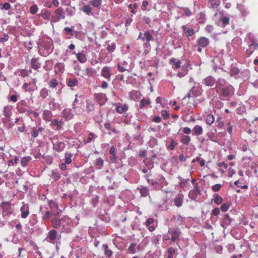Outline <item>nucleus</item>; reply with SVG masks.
Masks as SVG:
<instances>
[{"mask_svg": "<svg viewBox=\"0 0 258 258\" xmlns=\"http://www.w3.org/2000/svg\"><path fill=\"white\" fill-rule=\"evenodd\" d=\"M53 50V42L49 37L44 38L39 45V52L43 56H47L50 54Z\"/></svg>", "mask_w": 258, "mask_h": 258, "instance_id": "f257e3e1", "label": "nucleus"}, {"mask_svg": "<svg viewBox=\"0 0 258 258\" xmlns=\"http://www.w3.org/2000/svg\"><path fill=\"white\" fill-rule=\"evenodd\" d=\"M247 40L248 48L246 51L247 57H249L253 52L258 47V43L254 35L251 33L248 34L246 37Z\"/></svg>", "mask_w": 258, "mask_h": 258, "instance_id": "f03ea898", "label": "nucleus"}, {"mask_svg": "<svg viewBox=\"0 0 258 258\" xmlns=\"http://www.w3.org/2000/svg\"><path fill=\"white\" fill-rule=\"evenodd\" d=\"M219 90L221 91L219 95L221 99L228 101L234 95L235 92V89L231 85H228L225 87H220Z\"/></svg>", "mask_w": 258, "mask_h": 258, "instance_id": "7ed1b4c3", "label": "nucleus"}, {"mask_svg": "<svg viewBox=\"0 0 258 258\" xmlns=\"http://www.w3.org/2000/svg\"><path fill=\"white\" fill-rule=\"evenodd\" d=\"M197 43L195 45V48H197V51L201 52L202 49L207 47L210 44V40L206 37L201 36L196 41Z\"/></svg>", "mask_w": 258, "mask_h": 258, "instance_id": "20e7f679", "label": "nucleus"}, {"mask_svg": "<svg viewBox=\"0 0 258 258\" xmlns=\"http://www.w3.org/2000/svg\"><path fill=\"white\" fill-rule=\"evenodd\" d=\"M73 227L71 219L67 216L62 218V225L60 228L62 232L69 233Z\"/></svg>", "mask_w": 258, "mask_h": 258, "instance_id": "39448f33", "label": "nucleus"}, {"mask_svg": "<svg viewBox=\"0 0 258 258\" xmlns=\"http://www.w3.org/2000/svg\"><path fill=\"white\" fill-rule=\"evenodd\" d=\"M60 235H58L56 230L52 229L48 232L45 240L49 243L55 244L56 243L57 240H60Z\"/></svg>", "mask_w": 258, "mask_h": 258, "instance_id": "423d86ee", "label": "nucleus"}, {"mask_svg": "<svg viewBox=\"0 0 258 258\" xmlns=\"http://www.w3.org/2000/svg\"><path fill=\"white\" fill-rule=\"evenodd\" d=\"M55 15L51 17V21L53 23L58 22L59 20L64 19L65 14L63 9L61 7L58 8L55 11Z\"/></svg>", "mask_w": 258, "mask_h": 258, "instance_id": "0eeeda50", "label": "nucleus"}, {"mask_svg": "<svg viewBox=\"0 0 258 258\" xmlns=\"http://www.w3.org/2000/svg\"><path fill=\"white\" fill-rule=\"evenodd\" d=\"M168 233L171 236L170 239L172 242H175L179 239L181 236V231L178 228H169L168 229Z\"/></svg>", "mask_w": 258, "mask_h": 258, "instance_id": "6e6552de", "label": "nucleus"}, {"mask_svg": "<svg viewBox=\"0 0 258 258\" xmlns=\"http://www.w3.org/2000/svg\"><path fill=\"white\" fill-rule=\"evenodd\" d=\"M73 109H64L62 112V117L66 119V120H70L72 119L74 116V112H75L76 113H80L81 111V109H79L78 110L75 111L74 110V111H73Z\"/></svg>", "mask_w": 258, "mask_h": 258, "instance_id": "1a4fd4ad", "label": "nucleus"}, {"mask_svg": "<svg viewBox=\"0 0 258 258\" xmlns=\"http://www.w3.org/2000/svg\"><path fill=\"white\" fill-rule=\"evenodd\" d=\"M94 98L96 101L101 106L104 105L107 100L106 94L102 93L95 94Z\"/></svg>", "mask_w": 258, "mask_h": 258, "instance_id": "9d476101", "label": "nucleus"}, {"mask_svg": "<svg viewBox=\"0 0 258 258\" xmlns=\"http://www.w3.org/2000/svg\"><path fill=\"white\" fill-rule=\"evenodd\" d=\"M111 74V67L105 66L102 69L101 75L107 80H110Z\"/></svg>", "mask_w": 258, "mask_h": 258, "instance_id": "9b49d317", "label": "nucleus"}, {"mask_svg": "<svg viewBox=\"0 0 258 258\" xmlns=\"http://www.w3.org/2000/svg\"><path fill=\"white\" fill-rule=\"evenodd\" d=\"M20 211L21 217L23 219L26 218L30 213L28 204L23 202L22 206L20 208Z\"/></svg>", "mask_w": 258, "mask_h": 258, "instance_id": "f8f14e48", "label": "nucleus"}, {"mask_svg": "<svg viewBox=\"0 0 258 258\" xmlns=\"http://www.w3.org/2000/svg\"><path fill=\"white\" fill-rule=\"evenodd\" d=\"M152 38V35L150 32L146 31L143 34L142 33H140V35L138 38V40L142 39L143 41H146L148 42H149Z\"/></svg>", "mask_w": 258, "mask_h": 258, "instance_id": "ddd939ff", "label": "nucleus"}, {"mask_svg": "<svg viewBox=\"0 0 258 258\" xmlns=\"http://www.w3.org/2000/svg\"><path fill=\"white\" fill-rule=\"evenodd\" d=\"M53 149L58 152H60L63 150L66 147V144L63 142H59L58 141L53 142Z\"/></svg>", "mask_w": 258, "mask_h": 258, "instance_id": "4468645a", "label": "nucleus"}, {"mask_svg": "<svg viewBox=\"0 0 258 258\" xmlns=\"http://www.w3.org/2000/svg\"><path fill=\"white\" fill-rule=\"evenodd\" d=\"M170 64H172V68L173 70H177L181 67V61L180 60L176 59L174 57L169 60Z\"/></svg>", "mask_w": 258, "mask_h": 258, "instance_id": "2eb2a0df", "label": "nucleus"}, {"mask_svg": "<svg viewBox=\"0 0 258 258\" xmlns=\"http://www.w3.org/2000/svg\"><path fill=\"white\" fill-rule=\"evenodd\" d=\"M64 71L63 63L57 62L54 65V72L56 74H62Z\"/></svg>", "mask_w": 258, "mask_h": 258, "instance_id": "dca6fc26", "label": "nucleus"}, {"mask_svg": "<svg viewBox=\"0 0 258 258\" xmlns=\"http://www.w3.org/2000/svg\"><path fill=\"white\" fill-rule=\"evenodd\" d=\"M216 83V80L211 76L206 77L203 81V83L207 86H213Z\"/></svg>", "mask_w": 258, "mask_h": 258, "instance_id": "f3484780", "label": "nucleus"}, {"mask_svg": "<svg viewBox=\"0 0 258 258\" xmlns=\"http://www.w3.org/2000/svg\"><path fill=\"white\" fill-rule=\"evenodd\" d=\"M231 219L228 214H226L221 223V226L224 228H226L231 223Z\"/></svg>", "mask_w": 258, "mask_h": 258, "instance_id": "a211bd4d", "label": "nucleus"}, {"mask_svg": "<svg viewBox=\"0 0 258 258\" xmlns=\"http://www.w3.org/2000/svg\"><path fill=\"white\" fill-rule=\"evenodd\" d=\"M51 223L53 227L56 229H60L62 225V218L61 219L54 217L51 219Z\"/></svg>", "mask_w": 258, "mask_h": 258, "instance_id": "6ab92c4d", "label": "nucleus"}, {"mask_svg": "<svg viewBox=\"0 0 258 258\" xmlns=\"http://www.w3.org/2000/svg\"><path fill=\"white\" fill-rule=\"evenodd\" d=\"M239 70L234 65H231L230 69V75L231 76L235 78H238L239 77Z\"/></svg>", "mask_w": 258, "mask_h": 258, "instance_id": "aec40b11", "label": "nucleus"}, {"mask_svg": "<svg viewBox=\"0 0 258 258\" xmlns=\"http://www.w3.org/2000/svg\"><path fill=\"white\" fill-rule=\"evenodd\" d=\"M31 68L34 70H38L41 67V63L39 61L38 57H33L30 61Z\"/></svg>", "mask_w": 258, "mask_h": 258, "instance_id": "412c9836", "label": "nucleus"}, {"mask_svg": "<svg viewBox=\"0 0 258 258\" xmlns=\"http://www.w3.org/2000/svg\"><path fill=\"white\" fill-rule=\"evenodd\" d=\"M200 194V190L196 187L195 189L191 190L188 193V197L191 200H196L198 196Z\"/></svg>", "mask_w": 258, "mask_h": 258, "instance_id": "4be33fe9", "label": "nucleus"}, {"mask_svg": "<svg viewBox=\"0 0 258 258\" xmlns=\"http://www.w3.org/2000/svg\"><path fill=\"white\" fill-rule=\"evenodd\" d=\"M141 96V94L139 91L136 90H133L129 93L130 99L133 100H136L140 99Z\"/></svg>", "mask_w": 258, "mask_h": 258, "instance_id": "5701e85b", "label": "nucleus"}, {"mask_svg": "<svg viewBox=\"0 0 258 258\" xmlns=\"http://www.w3.org/2000/svg\"><path fill=\"white\" fill-rule=\"evenodd\" d=\"M183 196L182 194L178 195L174 200V205L177 207H180L183 203Z\"/></svg>", "mask_w": 258, "mask_h": 258, "instance_id": "b1692460", "label": "nucleus"}, {"mask_svg": "<svg viewBox=\"0 0 258 258\" xmlns=\"http://www.w3.org/2000/svg\"><path fill=\"white\" fill-rule=\"evenodd\" d=\"M140 249L139 245H137L136 243H132L128 248V250L130 253L134 254Z\"/></svg>", "mask_w": 258, "mask_h": 258, "instance_id": "393cba45", "label": "nucleus"}, {"mask_svg": "<svg viewBox=\"0 0 258 258\" xmlns=\"http://www.w3.org/2000/svg\"><path fill=\"white\" fill-rule=\"evenodd\" d=\"M63 30L67 34L71 36H76L78 34V32L74 30V26H72L71 28L65 27Z\"/></svg>", "mask_w": 258, "mask_h": 258, "instance_id": "a878e982", "label": "nucleus"}, {"mask_svg": "<svg viewBox=\"0 0 258 258\" xmlns=\"http://www.w3.org/2000/svg\"><path fill=\"white\" fill-rule=\"evenodd\" d=\"M182 29L187 37L191 36L195 34L194 30L187 27L186 25H183Z\"/></svg>", "mask_w": 258, "mask_h": 258, "instance_id": "bb28decb", "label": "nucleus"}, {"mask_svg": "<svg viewBox=\"0 0 258 258\" xmlns=\"http://www.w3.org/2000/svg\"><path fill=\"white\" fill-rule=\"evenodd\" d=\"M102 4V0H90L89 4L92 7L100 9Z\"/></svg>", "mask_w": 258, "mask_h": 258, "instance_id": "cd10ccee", "label": "nucleus"}, {"mask_svg": "<svg viewBox=\"0 0 258 258\" xmlns=\"http://www.w3.org/2000/svg\"><path fill=\"white\" fill-rule=\"evenodd\" d=\"M191 141L190 137L188 135H182L180 138V142L185 145H188Z\"/></svg>", "mask_w": 258, "mask_h": 258, "instance_id": "c85d7f7f", "label": "nucleus"}, {"mask_svg": "<svg viewBox=\"0 0 258 258\" xmlns=\"http://www.w3.org/2000/svg\"><path fill=\"white\" fill-rule=\"evenodd\" d=\"M54 62L52 60H47L45 62L43 69L46 71H50L52 69Z\"/></svg>", "mask_w": 258, "mask_h": 258, "instance_id": "c756f323", "label": "nucleus"}, {"mask_svg": "<svg viewBox=\"0 0 258 258\" xmlns=\"http://www.w3.org/2000/svg\"><path fill=\"white\" fill-rule=\"evenodd\" d=\"M194 135L200 136L203 134V130L202 127L199 125H196L193 128Z\"/></svg>", "mask_w": 258, "mask_h": 258, "instance_id": "7c9ffc66", "label": "nucleus"}, {"mask_svg": "<svg viewBox=\"0 0 258 258\" xmlns=\"http://www.w3.org/2000/svg\"><path fill=\"white\" fill-rule=\"evenodd\" d=\"M82 11L89 16L93 15L92 8L90 4L84 5L82 8Z\"/></svg>", "mask_w": 258, "mask_h": 258, "instance_id": "2f4dec72", "label": "nucleus"}, {"mask_svg": "<svg viewBox=\"0 0 258 258\" xmlns=\"http://www.w3.org/2000/svg\"><path fill=\"white\" fill-rule=\"evenodd\" d=\"M31 159L32 158L29 156L23 157L20 162L21 166L23 167H26Z\"/></svg>", "mask_w": 258, "mask_h": 258, "instance_id": "473e14b6", "label": "nucleus"}, {"mask_svg": "<svg viewBox=\"0 0 258 258\" xmlns=\"http://www.w3.org/2000/svg\"><path fill=\"white\" fill-rule=\"evenodd\" d=\"M39 211V213L42 215L43 220L48 219L51 215V212L50 211H46L44 212L41 207H40Z\"/></svg>", "mask_w": 258, "mask_h": 258, "instance_id": "72a5a7b5", "label": "nucleus"}, {"mask_svg": "<svg viewBox=\"0 0 258 258\" xmlns=\"http://www.w3.org/2000/svg\"><path fill=\"white\" fill-rule=\"evenodd\" d=\"M43 119L47 121H49L51 120V117L52 116V114L51 112L48 110H45L43 113Z\"/></svg>", "mask_w": 258, "mask_h": 258, "instance_id": "f704fd0d", "label": "nucleus"}, {"mask_svg": "<svg viewBox=\"0 0 258 258\" xmlns=\"http://www.w3.org/2000/svg\"><path fill=\"white\" fill-rule=\"evenodd\" d=\"M102 247L104 249V254L107 257H110L112 255L113 252L108 249V246L107 244H103Z\"/></svg>", "mask_w": 258, "mask_h": 258, "instance_id": "c9c22d12", "label": "nucleus"}, {"mask_svg": "<svg viewBox=\"0 0 258 258\" xmlns=\"http://www.w3.org/2000/svg\"><path fill=\"white\" fill-rule=\"evenodd\" d=\"M86 74L88 77H95L97 75L96 71L92 68H88L86 69Z\"/></svg>", "mask_w": 258, "mask_h": 258, "instance_id": "e433bc0d", "label": "nucleus"}, {"mask_svg": "<svg viewBox=\"0 0 258 258\" xmlns=\"http://www.w3.org/2000/svg\"><path fill=\"white\" fill-rule=\"evenodd\" d=\"M76 56L78 61L81 63H85L87 60L86 55L83 53H78Z\"/></svg>", "mask_w": 258, "mask_h": 258, "instance_id": "4c0bfd02", "label": "nucleus"}, {"mask_svg": "<svg viewBox=\"0 0 258 258\" xmlns=\"http://www.w3.org/2000/svg\"><path fill=\"white\" fill-rule=\"evenodd\" d=\"M73 154L71 153H66L64 154V162L66 164L69 165L71 163L72 161V158L73 157Z\"/></svg>", "mask_w": 258, "mask_h": 258, "instance_id": "58836bf2", "label": "nucleus"}, {"mask_svg": "<svg viewBox=\"0 0 258 258\" xmlns=\"http://www.w3.org/2000/svg\"><path fill=\"white\" fill-rule=\"evenodd\" d=\"M150 101L149 99L143 98L141 101L140 104L139 105V108L142 109L144 107L150 105Z\"/></svg>", "mask_w": 258, "mask_h": 258, "instance_id": "ea45409f", "label": "nucleus"}, {"mask_svg": "<svg viewBox=\"0 0 258 258\" xmlns=\"http://www.w3.org/2000/svg\"><path fill=\"white\" fill-rule=\"evenodd\" d=\"M78 84V81L76 78L69 79L68 80L67 84L68 86L72 87L76 86Z\"/></svg>", "mask_w": 258, "mask_h": 258, "instance_id": "a19ab883", "label": "nucleus"}, {"mask_svg": "<svg viewBox=\"0 0 258 258\" xmlns=\"http://www.w3.org/2000/svg\"><path fill=\"white\" fill-rule=\"evenodd\" d=\"M168 184V182L166 180L165 178L163 176H160L159 178V185L162 187L164 186H167Z\"/></svg>", "mask_w": 258, "mask_h": 258, "instance_id": "79ce46f5", "label": "nucleus"}, {"mask_svg": "<svg viewBox=\"0 0 258 258\" xmlns=\"http://www.w3.org/2000/svg\"><path fill=\"white\" fill-rule=\"evenodd\" d=\"M128 109V105L124 104L123 105H119L116 107V111L119 113H123L124 111Z\"/></svg>", "mask_w": 258, "mask_h": 258, "instance_id": "37998d69", "label": "nucleus"}, {"mask_svg": "<svg viewBox=\"0 0 258 258\" xmlns=\"http://www.w3.org/2000/svg\"><path fill=\"white\" fill-rule=\"evenodd\" d=\"M12 215H13V212L9 210H4L3 212V216L6 221L9 219L10 216Z\"/></svg>", "mask_w": 258, "mask_h": 258, "instance_id": "c03bdc74", "label": "nucleus"}, {"mask_svg": "<svg viewBox=\"0 0 258 258\" xmlns=\"http://www.w3.org/2000/svg\"><path fill=\"white\" fill-rule=\"evenodd\" d=\"M214 121L215 117L212 114H209L207 116L206 118V122L207 124L211 125L213 123H214Z\"/></svg>", "mask_w": 258, "mask_h": 258, "instance_id": "a18cd8bd", "label": "nucleus"}, {"mask_svg": "<svg viewBox=\"0 0 258 258\" xmlns=\"http://www.w3.org/2000/svg\"><path fill=\"white\" fill-rule=\"evenodd\" d=\"M140 192L142 197H146L149 195V190L147 187L142 186L140 189Z\"/></svg>", "mask_w": 258, "mask_h": 258, "instance_id": "49530a36", "label": "nucleus"}, {"mask_svg": "<svg viewBox=\"0 0 258 258\" xmlns=\"http://www.w3.org/2000/svg\"><path fill=\"white\" fill-rule=\"evenodd\" d=\"M226 81L222 78H219L217 81V87L219 89L220 87H225Z\"/></svg>", "mask_w": 258, "mask_h": 258, "instance_id": "de8ad7c7", "label": "nucleus"}, {"mask_svg": "<svg viewBox=\"0 0 258 258\" xmlns=\"http://www.w3.org/2000/svg\"><path fill=\"white\" fill-rule=\"evenodd\" d=\"M241 77L243 79H248L250 77V72L248 70H244L240 73Z\"/></svg>", "mask_w": 258, "mask_h": 258, "instance_id": "09e8293b", "label": "nucleus"}, {"mask_svg": "<svg viewBox=\"0 0 258 258\" xmlns=\"http://www.w3.org/2000/svg\"><path fill=\"white\" fill-rule=\"evenodd\" d=\"M146 164V167L142 168V167H140V170L142 171L143 173H146L148 172V169L151 170L153 167V164L152 163H150L149 164Z\"/></svg>", "mask_w": 258, "mask_h": 258, "instance_id": "8fccbe9b", "label": "nucleus"}, {"mask_svg": "<svg viewBox=\"0 0 258 258\" xmlns=\"http://www.w3.org/2000/svg\"><path fill=\"white\" fill-rule=\"evenodd\" d=\"M175 249L173 247H170L168 248L167 253H168V257L167 258H173V255L175 254Z\"/></svg>", "mask_w": 258, "mask_h": 258, "instance_id": "3c124183", "label": "nucleus"}, {"mask_svg": "<svg viewBox=\"0 0 258 258\" xmlns=\"http://www.w3.org/2000/svg\"><path fill=\"white\" fill-rule=\"evenodd\" d=\"M210 7L213 9H216L219 6L220 2L219 0H210Z\"/></svg>", "mask_w": 258, "mask_h": 258, "instance_id": "603ef678", "label": "nucleus"}, {"mask_svg": "<svg viewBox=\"0 0 258 258\" xmlns=\"http://www.w3.org/2000/svg\"><path fill=\"white\" fill-rule=\"evenodd\" d=\"M220 22L222 23L221 26L224 27L229 23V18L227 17H222L220 19Z\"/></svg>", "mask_w": 258, "mask_h": 258, "instance_id": "864d4df0", "label": "nucleus"}, {"mask_svg": "<svg viewBox=\"0 0 258 258\" xmlns=\"http://www.w3.org/2000/svg\"><path fill=\"white\" fill-rule=\"evenodd\" d=\"M48 95V90L45 88H43L40 91V97L42 98H45Z\"/></svg>", "mask_w": 258, "mask_h": 258, "instance_id": "5fc2aeb1", "label": "nucleus"}, {"mask_svg": "<svg viewBox=\"0 0 258 258\" xmlns=\"http://www.w3.org/2000/svg\"><path fill=\"white\" fill-rule=\"evenodd\" d=\"M54 101V98H52L49 104L50 108L52 110H55L58 107L57 104H56Z\"/></svg>", "mask_w": 258, "mask_h": 258, "instance_id": "6e6d98bb", "label": "nucleus"}, {"mask_svg": "<svg viewBox=\"0 0 258 258\" xmlns=\"http://www.w3.org/2000/svg\"><path fill=\"white\" fill-rule=\"evenodd\" d=\"M44 13L43 14V17L46 20H50L51 21V14L50 11L47 10H43Z\"/></svg>", "mask_w": 258, "mask_h": 258, "instance_id": "4d7b16f0", "label": "nucleus"}, {"mask_svg": "<svg viewBox=\"0 0 258 258\" xmlns=\"http://www.w3.org/2000/svg\"><path fill=\"white\" fill-rule=\"evenodd\" d=\"M173 219L176 221L177 224L179 225L182 223L184 218L182 216L177 215L176 216H174L173 217Z\"/></svg>", "mask_w": 258, "mask_h": 258, "instance_id": "13d9d810", "label": "nucleus"}, {"mask_svg": "<svg viewBox=\"0 0 258 258\" xmlns=\"http://www.w3.org/2000/svg\"><path fill=\"white\" fill-rule=\"evenodd\" d=\"M103 164H104V161L100 158H98L96 159V162H95V165L98 169H101L102 167Z\"/></svg>", "mask_w": 258, "mask_h": 258, "instance_id": "bf43d9fd", "label": "nucleus"}, {"mask_svg": "<svg viewBox=\"0 0 258 258\" xmlns=\"http://www.w3.org/2000/svg\"><path fill=\"white\" fill-rule=\"evenodd\" d=\"M214 196H215V198L214 199V202L215 204H216L217 205H220L222 202H223V198L218 195H214Z\"/></svg>", "mask_w": 258, "mask_h": 258, "instance_id": "052dcab7", "label": "nucleus"}, {"mask_svg": "<svg viewBox=\"0 0 258 258\" xmlns=\"http://www.w3.org/2000/svg\"><path fill=\"white\" fill-rule=\"evenodd\" d=\"M52 124L56 126V129L57 130H59L61 128V125L60 123V121L58 120L55 119H53L51 121Z\"/></svg>", "mask_w": 258, "mask_h": 258, "instance_id": "680f3d73", "label": "nucleus"}, {"mask_svg": "<svg viewBox=\"0 0 258 258\" xmlns=\"http://www.w3.org/2000/svg\"><path fill=\"white\" fill-rule=\"evenodd\" d=\"M4 114L6 117H9L11 115L12 112L10 108L8 106L4 107Z\"/></svg>", "mask_w": 258, "mask_h": 258, "instance_id": "e2e57ef3", "label": "nucleus"}, {"mask_svg": "<svg viewBox=\"0 0 258 258\" xmlns=\"http://www.w3.org/2000/svg\"><path fill=\"white\" fill-rule=\"evenodd\" d=\"M27 114L30 116V117H33L34 118H37L39 116V114L37 112L34 111L32 110H28Z\"/></svg>", "mask_w": 258, "mask_h": 258, "instance_id": "0e129e2a", "label": "nucleus"}, {"mask_svg": "<svg viewBox=\"0 0 258 258\" xmlns=\"http://www.w3.org/2000/svg\"><path fill=\"white\" fill-rule=\"evenodd\" d=\"M97 137V136L93 133H90L88 136V138L86 140L87 143H90L92 141L94 140Z\"/></svg>", "mask_w": 258, "mask_h": 258, "instance_id": "69168bd1", "label": "nucleus"}, {"mask_svg": "<svg viewBox=\"0 0 258 258\" xmlns=\"http://www.w3.org/2000/svg\"><path fill=\"white\" fill-rule=\"evenodd\" d=\"M116 47V45L115 43H112L111 44L108 45L107 46L106 49L109 52H113Z\"/></svg>", "mask_w": 258, "mask_h": 258, "instance_id": "338daca9", "label": "nucleus"}, {"mask_svg": "<svg viewBox=\"0 0 258 258\" xmlns=\"http://www.w3.org/2000/svg\"><path fill=\"white\" fill-rule=\"evenodd\" d=\"M17 109L20 113H27L28 111L25 106H22L20 105H17Z\"/></svg>", "mask_w": 258, "mask_h": 258, "instance_id": "774afa93", "label": "nucleus"}]
</instances>
